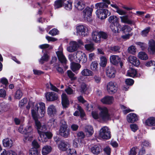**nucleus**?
Masks as SVG:
<instances>
[{"label": "nucleus", "instance_id": "nucleus-52", "mask_svg": "<svg viewBox=\"0 0 155 155\" xmlns=\"http://www.w3.org/2000/svg\"><path fill=\"white\" fill-rule=\"evenodd\" d=\"M120 107L122 109L124 110L123 112L125 114H127L130 112L134 111L133 110H130L127 108L124 105H120Z\"/></svg>", "mask_w": 155, "mask_h": 155}, {"label": "nucleus", "instance_id": "nucleus-3", "mask_svg": "<svg viewBox=\"0 0 155 155\" xmlns=\"http://www.w3.org/2000/svg\"><path fill=\"white\" fill-rule=\"evenodd\" d=\"M95 6L97 9L96 12L97 17L101 19H103L107 18V15H109L110 12L106 9H101L102 8H107L108 6L104 3H98L96 4Z\"/></svg>", "mask_w": 155, "mask_h": 155}, {"label": "nucleus", "instance_id": "nucleus-6", "mask_svg": "<svg viewBox=\"0 0 155 155\" xmlns=\"http://www.w3.org/2000/svg\"><path fill=\"white\" fill-rule=\"evenodd\" d=\"M76 56L77 62L81 61L82 64L85 63L87 61V58L86 54L82 51H78L75 53Z\"/></svg>", "mask_w": 155, "mask_h": 155}, {"label": "nucleus", "instance_id": "nucleus-62", "mask_svg": "<svg viewBox=\"0 0 155 155\" xmlns=\"http://www.w3.org/2000/svg\"><path fill=\"white\" fill-rule=\"evenodd\" d=\"M125 82L126 84L129 85H132L134 83L133 80L130 78H128L126 79Z\"/></svg>", "mask_w": 155, "mask_h": 155}, {"label": "nucleus", "instance_id": "nucleus-21", "mask_svg": "<svg viewBox=\"0 0 155 155\" xmlns=\"http://www.w3.org/2000/svg\"><path fill=\"white\" fill-rule=\"evenodd\" d=\"M47 112L48 114L51 117H52L55 114L56 110L55 106L53 104L50 105L47 108Z\"/></svg>", "mask_w": 155, "mask_h": 155}, {"label": "nucleus", "instance_id": "nucleus-31", "mask_svg": "<svg viewBox=\"0 0 155 155\" xmlns=\"http://www.w3.org/2000/svg\"><path fill=\"white\" fill-rule=\"evenodd\" d=\"M84 140H81L80 142L78 138L75 139L73 141V145L75 148H78L79 147H82L84 144Z\"/></svg>", "mask_w": 155, "mask_h": 155}, {"label": "nucleus", "instance_id": "nucleus-19", "mask_svg": "<svg viewBox=\"0 0 155 155\" xmlns=\"http://www.w3.org/2000/svg\"><path fill=\"white\" fill-rule=\"evenodd\" d=\"M114 101V98L112 96H106L101 100V102L103 104H112Z\"/></svg>", "mask_w": 155, "mask_h": 155}, {"label": "nucleus", "instance_id": "nucleus-9", "mask_svg": "<svg viewBox=\"0 0 155 155\" xmlns=\"http://www.w3.org/2000/svg\"><path fill=\"white\" fill-rule=\"evenodd\" d=\"M93 9L91 8L86 7L83 12V15L84 18L87 21L90 22L91 21V16Z\"/></svg>", "mask_w": 155, "mask_h": 155}, {"label": "nucleus", "instance_id": "nucleus-63", "mask_svg": "<svg viewBox=\"0 0 155 155\" xmlns=\"http://www.w3.org/2000/svg\"><path fill=\"white\" fill-rule=\"evenodd\" d=\"M99 32V34L100 35V37L101 39H105L107 38L108 36L106 33L103 32Z\"/></svg>", "mask_w": 155, "mask_h": 155}, {"label": "nucleus", "instance_id": "nucleus-42", "mask_svg": "<svg viewBox=\"0 0 155 155\" xmlns=\"http://www.w3.org/2000/svg\"><path fill=\"white\" fill-rule=\"evenodd\" d=\"M29 155H40V151L37 149L31 148L29 151Z\"/></svg>", "mask_w": 155, "mask_h": 155}, {"label": "nucleus", "instance_id": "nucleus-37", "mask_svg": "<svg viewBox=\"0 0 155 155\" xmlns=\"http://www.w3.org/2000/svg\"><path fill=\"white\" fill-rule=\"evenodd\" d=\"M107 59L105 56H102L100 58V66L102 67H105L106 66Z\"/></svg>", "mask_w": 155, "mask_h": 155}, {"label": "nucleus", "instance_id": "nucleus-25", "mask_svg": "<svg viewBox=\"0 0 155 155\" xmlns=\"http://www.w3.org/2000/svg\"><path fill=\"white\" fill-rule=\"evenodd\" d=\"M100 35L99 31H94L93 32L92 38L93 41L95 42L99 43L101 41V38Z\"/></svg>", "mask_w": 155, "mask_h": 155}, {"label": "nucleus", "instance_id": "nucleus-53", "mask_svg": "<svg viewBox=\"0 0 155 155\" xmlns=\"http://www.w3.org/2000/svg\"><path fill=\"white\" fill-rule=\"evenodd\" d=\"M150 27H147L141 31V35L143 36H146L148 34L150 31Z\"/></svg>", "mask_w": 155, "mask_h": 155}, {"label": "nucleus", "instance_id": "nucleus-5", "mask_svg": "<svg viewBox=\"0 0 155 155\" xmlns=\"http://www.w3.org/2000/svg\"><path fill=\"white\" fill-rule=\"evenodd\" d=\"M76 33L78 35L85 36L88 34L87 27L84 25H79L76 27Z\"/></svg>", "mask_w": 155, "mask_h": 155}, {"label": "nucleus", "instance_id": "nucleus-12", "mask_svg": "<svg viewBox=\"0 0 155 155\" xmlns=\"http://www.w3.org/2000/svg\"><path fill=\"white\" fill-rule=\"evenodd\" d=\"M45 97L47 101H49L57 100L58 98L57 94L54 92H48L46 93Z\"/></svg>", "mask_w": 155, "mask_h": 155}, {"label": "nucleus", "instance_id": "nucleus-47", "mask_svg": "<svg viewBox=\"0 0 155 155\" xmlns=\"http://www.w3.org/2000/svg\"><path fill=\"white\" fill-rule=\"evenodd\" d=\"M127 51L129 53L134 54L136 52V48L135 46L132 45L128 48Z\"/></svg>", "mask_w": 155, "mask_h": 155}, {"label": "nucleus", "instance_id": "nucleus-44", "mask_svg": "<svg viewBox=\"0 0 155 155\" xmlns=\"http://www.w3.org/2000/svg\"><path fill=\"white\" fill-rule=\"evenodd\" d=\"M64 1L63 0H57L55 2L54 6L55 9L58 8L62 7Z\"/></svg>", "mask_w": 155, "mask_h": 155}, {"label": "nucleus", "instance_id": "nucleus-45", "mask_svg": "<svg viewBox=\"0 0 155 155\" xmlns=\"http://www.w3.org/2000/svg\"><path fill=\"white\" fill-rule=\"evenodd\" d=\"M23 93L21 90L18 89L15 92V99H19L22 96Z\"/></svg>", "mask_w": 155, "mask_h": 155}, {"label": "nucleus", "instance_id": "nucleus-8", "mask_svg": "<svg viewBox=\"0 0 155 155\" xmlns=\"http://www.w3.org/2000/svg\"><path fill=\"white\" fill-rule=\"evenodd\" d=\"M59 61L61 63H65L67 59L63 54V48L61 45L59 46L58 51L56 52Z\"/></svg>", "mask_w": 155, "mask_h": 155}, {"label": "nucleus", "instance_id": "nucleus-60", "mask_svg": "<svg viewBox=\"0 0 155 155\" xmlns=\"http://www.w3.org/2000/svg\"><path fill=\"white\" fill-rule=\"evenodd\" d=\"M49 123L54 127H56L57 126V122L53 118H52L50 120Z\"/></svg>", "mask_w": 155, "mask_h": 155}, {"label": "nucleus", "instance_id": "nucleus-4", "mask_svg": "<svg viewBox=\"0 0 155 155\" xmlns=\"http://www.w3.org/2000/svg\"><path fill=\"white\" fill-rule=\"evenodd\" d=\"M99 137L104 139L107 140L111 137L110 130L107 126L102 127L99 131Z\"/></svg>", "mask_w": 155, "mask_h": 155}, {"label": "nucleus", "instance_id": "nucleus-22", "mask_svg": "<svg viewBox=\"0 0 155 155\" xmlns=\"http://www.w3.org/2000/svg\"><path fill=\"white\" fill-rule=\"evenodd\" d=\"M67 128H60L59 130L60 135L65 138L67 137L70 134L69 130Z\"/></svg>", "mask_w": 155, "mask_h": 155}, {"label": "nucleus", "instance_id": "nucleus-32", "mask_svg": "<svg viewBox=\"0 0 155 155\" xmlns=\"http://www.w3.org/2000/svg\"><path fill=\"white\" fill-rule=\"evenodd\" d=\"M52 150L51 147L49 145H45L42 148L41 153L43 155H47L50 153Z\"/></svg>", "mask_w": 155, "mask_h": 155}, {"label": "nucleus", "instance_id": "nucleus-30", "mask_svg": "<svg viewBox=\"0 0 155 155\" xmlns=\"http://www.w3.org/2000/svg\"><path fill=\"white\" fill-rule=\"evenodd\" d=\"M121 26L119 23L115 24L110 25V27L114 33H118L120 32V29H121Z\"/></svg>", "mask_w": 155, "mask_h": 155}, {"label": "nucleus", "instance_id": "nucleus-56", "mask_svg": "<svg viewBox=\"0 0 155 155\" xmlns=\"http://www.w3.org/2000/svg\"><path fill=\"white\" fill-rule=\"evenodd\" d=\"M39 48L41 49H44L46 48H48L49 49H51L53 48V47L51 46H50L48 44H44L41 45L39 46Z\"/></svg>", "mask_w": 155, "mask_h": 155}, {"label": "nucleus", "instance_id": "nucleus-28", "mask_svg": "<svg viewBox=\"0 0 155 155\" xmlns=\"http://www.w3.org/2000/svg\"><path fill=\"white\" fill-rule=\"evenodd\" d=\"M70 147L69 143L66 142L61 141L59 145V148L61 150L65 151Z\"/></svg>", "mask_w": 155, "mask_h": 155}, {"label": "nucleus", "instance_id": "nucleus-40", "mask_svg": "<svg viewBox=\"0 0 155 155\" xmlns=\"http://www.w3.org/2000/svg\"><path fill=\"white\" fill-rule=\"evenodd\" d=\"M121 30L124 33H129L132 30V28L127 25H124L122 27Z\"/></svg>", "mask_w": 155, "mask_h": 155}, {"label": "nucleus", "instance_id": "nucleus-2", "mask_svg": "<svg viewBox=\"0 0 155 155\" xmlns=\"http://www.w3.org/2000/svg\"><path fill=\"white\" fill-rule=\"evenodd\" d=\"M98 109L100 111L99 114L96 110L92 112V115L95 119H99L104 121H107L111 120V116L109 114L107 108L105 107H98Z\"/></svg>", "mask_w": 155, "mask_h": 155}, {"label": "nucleus", "instance_id": "nucleus-38", "mask_svg": "<svg viewBox=\"0 0 155 155\" xmlns=\"http://www.w3.org/2000/svg\"><path fill=\"white\" fill-rule=\"evenodd\" d=\"M145 124L149 126L155 125V118L151 117L148 118L146 120Z\"/></svg>", "mask_w": 155, "mask_h": 155}, {"label": "nucleus", "instance_id": "nucleus-51", "mask_svg": "<svg viewBox=\"0 0 155 155\" xmlns=\"http://www.w3.org/2000/svg\"><path fill=\"white\" fill-rule=\"evenodd\" d=\"M27 98H24L19 102V105L20 107H24L27 103Z\"/></svg>", "mask_w": 155, "mask_h": 155}, {"label": "nucleus", "instance_id": "nucleus-49", "mask_svg": "<svg viewBox=\"0 0 155 155\" xmlns=\"http://www.w3.org/2000/svg\"><path fill=\"white\" fill-rule=\"evenodd\" d=\"M136 44L140 47L142 50H144L147 47V45L144 43L141 42H137L135 43Z\"/></svg>", "mask_w": 155, "mask_h": 155}, {"label": "nucleus", "instance_id": "nucleus-61", "mask_svg": "<svg viewBox=\"0 0 155 155\" xmlns=\"http://www.w3.org/2000/svg\"><path fill=\"white\" fill-rule=\"evenodd\" d=\"M130 127L132 131L134 132L136 131L138 129L137 125L134 124H130Z\"/></svg>", "mask_w": 155, "mask_h": 155}, {"label": "nucleus", "instance_id": "nucleus-10", "mask_svg": "<svg viewBox=\"0 0 155 155\" xmlns=\"http://www.w3.org/2000/svg\"><path fill=\"white\" fill-rule=\"evenodd\" d=\"M69 46L67 48V50L69 52H73L75 51L79 47L78 44L76 41H71L69 43Z\"/></svg>", "mask_w": 155, "mask_h": 155}, {"label": "nucleus", "instance_id": "nucleus-23", "mask_svg": "<svg viewBox=\"0 0 155 155\" xmlns=\"http://www.w3.org/2000/svg\"><path fill=\"white\" fill-rule=\"evenodd\" d=\"M120 18L121 19V22L123 23L133 25H134L135 24L134 22L133 21L129 19L127 15L120 16Z\"/></svg>", "mask_w": 155, "mask_h": 155}, {"label": "nucleus", "instance_id": "nucleus-20", "mask_svg": "<svg viewBox=\"0 0 155 155\" xmlns=\"http://www.w3.org/2000/svg\"><path fill=\"white\" fill-rule=\"evenodd\" d=\"M120 58L118 55H113L110 57V62L113 65H117L120 62Z\"/></svg>", "mask_w": 155, "mask_h": 155}, {"label": "nucleus", "instance_id": "nucleus-54", "mask_svg": "<svg viewBox=\"0 0 155 155\" xmlns=\"http://www.w3.org/2000/svg\"><path fill=\"white\" fill-rule=\"evenodd\" d=\"M0 83L5 86H7L8 84V79L5 77H2L0 79Z\"/></svg>", "mask_w": 155, "mask_h": 155}, {"label": "nucleus", "instance_id": "nucleus-41", "mask_svg": "<svg viewBox=\"0 0 155 155\" xmlns=\"http://www.w3.org/2000/svg\"><path fill=\"white\" fill-rule=\"evenodd\" d=\"M84 48L87 51L90 52H92L95 49L94 44L93 43L85 45H84Z\"/></svg>", "mask_w": 155, "mask_h": 155}, {"label": "nucleus", "instance_id": "nucleus-59", "mask_svg": "<svg viewBox=\"0 0 155 155\" xmlns=\"http://www.w3.org/2000/svg\"><path fill=\"white\" fill-rule=\"evenodd\" d=\"M87 89V86L84 83H83L81 84V87L80 91L83 93H85Z\"/></svg>", "mask_w": 155, "mask_h": 155}, {"label": "nucleus", "instance_id": "nucleus-26", "mask_svg": "<svg viewBox=\"0 0 155 155\" xmlns=\"http://www.w3.org/2000/svg\"><path fill=\"white\" fill-rule=\"evenodd\" d=\"M81 66L79 64L73 62H72L71 64V69L76 74L78 73V71L81 68Z\"/></svg>", "mask_w": 155, "mask_h": 155}, {"label": "nucleus", "instance_id": "nucleus-27", "mask_svg": "<svg viewBox=\"0 0 155 155\" xmlns=\"http://www.w3.org/2000/svg\"><path fill=\"white\" fill-rule=\"evenodd\" d=\"M127 76L132 78L138 77L140 75L137 74V71L136 70L133 68H130L127 71Z\"/></svg>", "mask_w": 155, "mask_h": 155}, {"label": "nucleus", "instance_id": "nucleus-1", "mask_svg": "<svg viewBox=\"0 0 155 155\" xmlns=\"http://www.w3.org/2000/svg\"><path fill=\"white\" fill-rule=\"evenodd\" d=\"M32 115L35 120V128L37 130L40 138L38 140L42 142H46L48 139H51L52 137V133L50 132H45L47 129L45 125H41L38 118L43 117L45 114V105L44 103L39 102L36 103L32 109Z\"/></svg>", "mask_w": 155, "mask_h": 155}, {"label": "nucleus", "instance_id": "nucleus-29", "mask_svg": "<svg viewBox=\"0 0 155 155\" xmlns=\"http://www.w3.org/2000/svg\"><path fill=\"white\" fill-rule=\"evenodd\" d=\"M90 69L93 72L98 73L99 70L98 64L97 61H92L90 64Z\"/></svg>", "mask_w": 155, "mask_h": 155}, {"label": "nucleus", "instance_id": "nucleus-24", "mask_svg": "<svg viewBox=\"0 0 155 155\" xmlns=\"http://www.w3.org/2000/svg\"><path fill=\"white\" fill-rule=\"evenodd\" d=\"M62 104L64 108L68 107L69 105V101L68 99L67 95L63 93L61 95Z\"/></svg>", "mask_w": 155, "mask_h": 155}, {"label": "nucleus", "instance_id": "nucleus-33", "mask_svg": "<svg viewBox=\"0 0 155 155\" xmlns=\"http://www.w3.org/2000/svg\"><path fill=\"white\" fill-rule=\"evenodd\" d=\"M119 18L114 15L111 16L108 18V21L111 23L110 25L119 23Z\"/></svg>", "mask_w": 155, "mask_h": 155}, {"label": "nucleus", "instance_id": "nucleus-7", "mask_svg": "<svg viewBox=\"0 0 155 155\" xmlns=\"http://www.w3.org/2000/svg\"><path fill=\"white\" fill-rule=\"evenodd\" d=\"M117 86L116 83L113 81L108 82L106 88L108 92L110 94H113L117 90Z\"/></svg>", "mask_w": 155, "mask_h": 155}, {"label": "nucleus", "instance_id": "nucleus-18", "mask_svg": "<svg viewBox=\"0 0 155 155\" xmlns=\"http://www.w3.org/2000/svg\"><path fill=\"white\" fill-rule=\"evenodd\" d=\"M128 61L136 66H138L140 64V62L138 59L136 57L133 56H130L127 59Z\"/></svg>", "mask_w": 155, "mask_h": 155}, {"label": "nucleus", "instance_id": "nucleus-15", "mask_svg": "<svg viewBox=\"0 0 155 155\" xmlns=\"http://www.w3.org/2000/svg\"><path fill=\"white\" fill-rule=\"evenodd\" d=\"M127 119L129 123H134L138 120V117L136 114L131 113L127 115Z\"/></svg>", "mask_w": 155, "mask_h": 155}, {"label": "nucleus", "instance_id": "nucleus-55", "mask_svg": "<svg viewBox=\"0 0 155 155\" xmlns=\"http://www.w3.org/2000/svg\"><path fill=\"white\" fill-rule=\"evenodd\" d=\"M75 56L74 54H69L68 56V58L69 60L71 61H75L77 62V58H76V56L75 55Z\"/></svg>", "mask_w": 155, "mask_h": 155}, {"label": "nucleus", "instance_id": "nucleus-17", "mask_svg": "<svg viewBox=\"0 0 155 155\" xmlns=\"http://www.w3.org/2000/svg\"><path fill=\"white\" fill-rule=\"evenodd\" d=\"M148 51L151 54H155V41L154 40L151 39L149 41Z\"/></svg>", "mask_w": 155, "mask_h": 155}, {"label": "nucleus", "instance_id": "nucleus-46", "mask_svg": "<svg viewBox=\"0 0 155 155\" xmlns=\"http://www.w3.org/2000/svg\"><path fill=\"white\" fill-rule=\"evenodd\" d=\"M67 73L68 76L71 81L75 80L77 79V77L75 76V74L71 71H67Z\"/></svg>", "mask_w": 155, "mask_h": 155}, {"label": "nucleus", "instance_id": "nucleus-16", "mask_svg": "<svg viewBox=\"0 0 155 155\" xmlns=\"http://www.w3.org/2000/svg\"><path fill=\"white\" fill-rule=\"evenodd\" d=\"M74 4L75 8L79 10H81L85 6V2L81 0H75Z\"/></svg>", "mask_w": 155, "mask_h": 155}, {"label": "nucleus", "instance_id": "nucleus-13", "mask_svg": "<svg viewBox=\"0 0 155 155\" xmlns=\"http://www.w3.org/2000/svg\"><path fill=\"white\" fill-rule=\"evenodd\" d=\"M3 146L5 148L8 149L11 148L14 145V141L8 138H5L2 140Z\"/></svg>", "mask_w": 155, "mask_h": 155}, {"label": "nucleus", "instance_id": "nucleus-50", "mask_svg": "<svg viewBox=\"0 0 155 155\" xmlns=\"http://www.w3.org/2000/svg\"><path fill=\"white\" fill-rule=\"evenodd\" d=\"M8 109V107L4 103H2L0 104V112L5 111Z\"/></svg>", "mask_w": 155, "mask_h": 155}, {"label": "nucleus", "instance_id": "nucleus-11", "mask_svg": "<svg viewBox=\"0 0 155 155\" xmlns=\"http://www.w3.org/2000/svg\"><path fill=\"white\" fill-rule=\"evenodd\" d=\"M18 131L21 134H26L32 133L33 130L31 125L27 126L24 129H23V126H21L18 128Z\"/></svg>", "mask_w": 155, "mask_h": 155}, {"label": "nucleus", "instance_id": "nucleus-36", "mask_svg": "<svg viewBox=\"0 0 155 155\" xmlns=\"http://www.w3.org/2000/svg\"><path fill=\"white\" fill-rule=\"evenodd\" d=\"M91 152L94 154H98L101 151L100 146L97 145H95L92 147L91 149Z\"/></svg>", "mask_w": 155, "mask_h": 155}, {"label": "nucleus", "instance_id": "nucleus-34", "mask_svg": "<svg viewBox=\"0 0 155 155\" xmlns=\"http://www.w3.org/2000/svg\"><path fill=\"white\" fill-rule=\"evenodd\" d=\"M94 130L93 127L90 125L87 126L85 129V132L87 135L90 136L92 135L94 133Z\"/></svg>", "mask_w": 155, "mask_h": 155}, {"label": "nucleus", "instance_id": "nucleus-39", "mask_svg": "<svg viewBox=\"0 0 155 155\" xmlns=\"http://www.w3.org/2000/svg\"><path fill=\"white\" fill-rule=\"evenodd\" d=\"M138 57L142 60H147L148 58V57L147 54L145 52L140 51L138 53L137 55Z\"/></svg>", "mask_w": 155, "mask_h": 155}, {"label": "nucleus", "instance_id": "nucleus-14", "mask_svg": "<svg viewBox=\"0 0 155 155\" xmlns=\"http://www.w3.org/2000/svg\"><path fill=\"white\" fill-rule=\"evenodd\" d=\"M116 71L114 68L111 66H108L106 68V74L109 78H114L116 74Z\"/></svg>", "mask_w": 155, "mask_h": 155}, {"label": "nucleus", "instance_id": "nucleus-43", "mask_svg": "<svg viewBox=\"0 0 155 155\" xmlns=\"http://www.w3.org/2000/svg\"><path fill=\"white\" fill-rule=\"evenodd\" d=\"M49 59V57L48 54L47 53H45L39 60V62L40 63L42 64L45 62L48 61Z\"/></svg>", "mask_w": 155, "mask_h": 155}, {"label": "nucleus", "instance_id": "nucleus-58", "mask_svg": "<svg viewBox=\"0 0 155 155\" xmlns=\"http://www.w3.org/2000/svg\"><path fill=\"white\" fill-rule=\"evenodd\" d=\"M31 145L32 146V148H34L37 149L40 147V145H39L38 142L35 140H34L32 142Z\"/></svg>", "mask_w": 155, "mask_h": 155}, {"label": "nucleus", "instance_id": "nucleus-57", "mask_svg": "<svg viewBox=\"0 0 155 155\" xmlns=\"http://www.w3.org/2000/svg\"><path fill=\"white\" fill-rule=\"evenodd\" d=\"M141 146L143 147H148L151 146V143L148 141L144 140L141 142Z\"/></svg>", "mask_w": 155, "mask_h": 155}, {"label": "nucleus", "instance_id": "nucleus-35", "mask_svg": "<svg viewBox=\"0 0 155 155\" xmlns=\"http://www.w3.org/2000/svg\"><path fill=\"white\" fill-rule=\"evenodd\" d=\"M81 73L82 75L85 76H92L93 75V72L91 70L87 68L83 69Z\"/></svg>", "mask_w": 155, "mask_h": 155}, {"label": "nucleus", "instance_id": "nucleus-64", "mask_svg": "<svg viewBox=\"0 0 155 155\" xmlns=\"http://www.w3.org/2000/svg\"><path fill=\"white\" fill-rule=\"evenodd\" d=\"M145 65L147 67H150L153 65L155 66V61H147L145 63Z\"/></svg>", "mask_w": 155, "mask_h": 155}, {"label": "nucleus", "instance_id": "nucleus-48", "mask_svg": "<svg viewBox=\"0 0 155 155\" xmlns=\"http://www.w3.org/2000/svg\"><path fill=\"white\" fill-rule=\"evenodd\" d=\"M72 2L70 1H68L64 3V8L68 10H71L72 8Z\"/></svg>", "mask_w": 155, "mask_h": 155}]
</instances>
